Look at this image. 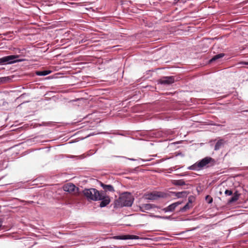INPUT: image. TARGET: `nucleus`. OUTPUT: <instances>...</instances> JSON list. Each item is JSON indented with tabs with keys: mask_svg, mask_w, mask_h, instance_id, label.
Listing matches in <instances>:
<instances>
[{
	"mask_svg": "<svg viewBox=\"0 0 248 248\" xmlns=\"http://www.w3.org/2000/svg\"><path fill=\"white\" fill-rule=\"evenodd\" d=\"M225 194L226 195H231L232 194V190H226L225 191Z\"/></svg>",
	"mask_w": 248,
	"mask_h": 248,
	"instance_id": "nucleus-20",
	"label": "nucleus"
},
{
	"mask_svg": "<svg viewBox=\"0 0 248 248\" xmlns=\"http://www.w3.org/2000/svg\"><path fill=\"white\" fill-rule=\"evenodd\" d=\"M18 55H9L0 58V64H11L19 61L16 59L18 58Z\"/></svg>",
	"mask_w": 248,
	"mask_h": 248,
	"instance_id": "nucleus-4",
	"label": "nucleus"
},
{
	"mask_svg": "<svg viewBox=\"0 0 248 248\" xmlns=\"http://www.w3.org/2000/svg\"><path fill=\"white\" fill-rule=\"evenodd\" d=\"M51 71L49 70H45L42 71H37L36 74L38 76H46L49 74Z\"/></svg>",
	"mask_w": 248,
	"mask_h": 248,
	"instance_id": "nucleus-16",
	"label": "nucleus"
},
{
	"mask_svg": "<svg viewBox=\"0 0 248 248\" xmlns=\"http://www.w3.org/2000/svg\"><path fill=\"white\" fill-rule=\"evenodd\" d=\"M154 217H157V218H162L161 217L159 216H154Z\"/></svg>",
	"mask_w": 248,
	"mask_h": 248,
	"instance_id": "nucleus-23",
	"label": "nucleus"
},
{
	"mask_svg": "<svg viewBox=\"0 0 248 248\" xmlns=\"http://www.w3.org/2000/svg\"><path fill=\"white\" fill-rule=\"evenodd\" d=\"M239 194L235 192L233 195L232 197L228 200V203H231L236 202L239 198Z\"/></svg>",
	"mask_w": 248,
	"mask_h": 248,
	"instance_id": "nucleus-14",
	"label": "nucleus"
},
{
	"mask_svg": "<svg viewBox=\"0 0 248 248\" xmlns=\"http://www.w3.org/2000/svg\"><path fill=\"white\" fill-rule=\"evenodd\" d=\"M224 141L223 140H218L215 146V150H218L223 144Z\"/></svg>",
	"mask_w": 248,
	"mask_h": 248,
	"instance_id": "nucleus-17",
	"label": "nucleus"
},
{
	"mask_svg": "<svg viewBox=\"0 0 248 248\" xmlns=\"http://www.w3.org/2000/svg\"><path fill=\"white\" fill-rule=\"evenodd\" d=\"M187 192L186 191L178 192L175 193V196L178 198H182L186 196Z\"/></svg>",
	"mask_w": 248,
	"mask_h": 248,
	"instance_id": "nucleus-18",
	"label": "nucleus"
},
{
	"mask_svg": "<svg viewBox=\"0 0 248 248\" xmlns=\"http://www.w3.org/2000/svg\"><path fill=\"white\" fill-rule=\"evenodd\" d=\"M101 192L95 188L85 189L83 191L84 195L88 200L93 201L100 200L101 197L99 195Z\"/></svg>",
	"mask_w": 248,
	"mask_h": 248,
	"instance_id": "nucleus-1",
	"label": "nucleus"
},
{
	"mask_svg": "<svg viewBox=\"0 0 248 248\" xmlns=\"http://www.w3.org/2000/svg\"><path fill=\"white\" fill-rule=\"evenodd\" d=\"M224 56V53H220V54H217L215 56H214L210 60V62H213L214 61H216L218 59H220V58H222Z\"/></svg>",
	"mask_w": 248,
	"mask_h": 248,
	"instance_id": "nucleus-15",
	"label": "nucleus"
},
{
	"mask_svg": "<svg viewBox=\"0 0 248 248\" xmlns=\"http://www.w3.org/2000/svg\"><path fill=\"white\" fill-rule=\"evenodd\" d=\"M189 204L188 203H187L186 205H185L182 209V211H186L187 209H189Z\"/></svg>",
	"mask_w": 248,
	"mask_h": 248,
	"instance_id": "nucleus-19",
	"label": "nucleus"
},
{
	"mask_svg": "<svg viewBox=\"0 0 248 248\" xmlns=\"http://www.w3.org/2000/svg\"><path fill=\"white\" fill-rule=\"evenodd\" d=\"M213 160V159L211 157H206L188 167V169L191 170H200L204 167L206 166Z\"/></svg>",
	"mask_w": 248,
	"mask_h": 248,
	"instance_id": "nucleus-3",
	"label": "nucleus"
},
{
	"mask_svg": "<svg viewBox=\"0 0 248 248\" xmlns=\"http://www.w3.org/2000/svg\"><path fill=\"white\" fill-rule=\"evenodd\" d=\"M180 204H181V203L179 202H176L173 203L171 204L168 206V207L163 208L162 209V210L163 211H164L165 212H172L173 211H174L175 210L176 207Z\"/></svg>",
	"mask_w": 248,
	"mask_h": 248,
	"instance_id": "nucleus-11",
	"label": "nucleus"
},
{
	"mask_svg": "<svg viewBox=\"0 0 248 248\" xmlns=\"http://www.w3.org/2000/svg\"><path fill=\"white\" fill-rule=\"evenodd\" d=\"M134 198L127 192L122 194L119 198L118 202L121 206H131L133 202Z\"/></svg>",
	"mask_w": 248,
	"mask_h": 248,
	"instance_id": "nucleus-2",
	"label": "nucleus"
},
{
	"mask_svg": "<svg viewBox=\"0 0 248 248\" xmlns=\"http://www.w3.org/2000/svg\"><path fill=\"white\" fill-rule=\"evenodd\" d=\"M100 186L106 191H114V189L112 186L110 185H105L102 182H100Z\"/></svg>",
	"mask_w": 248,
	"mask_h": 248,
	"instance_id": "nucleus-12",
	"label": "nucleus"
},
{
	"mask_svg": "<svg viewBox=\"0 0 248 248\" xmlns=\"http://www.w3.org/2000/svg\"><path fill=\"white\" fill-rule=\"evenodd\" d=\"M114 238L116 239H138L139 237L134 235H119L114 237Z\"/></svg>",
	"mask_w": 248,
	"mask_h": 248,
	"instance_id": "nucleus-10",
	"label": "nucleus"
},
{
	"mask_svg": "<svg viewBox=\"0 0 248 248\" xmlns=\"http://www.w3.org/2000/svg\"><path fill=\"white\" fill-rule=\"evenodd\" d=\"M2 221L1 219L0 218V228L2 227Z\"/></svg>",
	"mask_w": 248,
	"mask_h": 248,
	"instance_id": "nucleus-22",
	"label": "nucleus"
},
{
	"mask_svg": "<svg viewBox=\"0 0 248 248\" xmlns=\"http://www.w3.org/2000/svg\"><path fill=\"white\" fill-rule=\"evenodd\" d=\"M176 79L175 77L173 76L165 77L158 81V82L161 84L170 85L174 83Z\"/></svg>",
	"mask_w": 248,
	"mask_h": 248,
	"instance_id": "nucleus-8",
	"label": "nucleus"
},
{
	"mask_svg": "<svg viewBox=\"0 0 248 248\" xmlns=\"http://www.w3.org/2000/svg\"><path fill=\"white\" fill-rule=\"evenodd\" d=\"M100 199L99 201H101L100 203V207H104L108 205L110 202V199L109 196H107L103 191H102L101 194L99 195Z\"/></svg>",
	"mask_w": 248,
	"mask_h": 248,
	"instance_id": "nucleus-7",
	"label": "nucleus"
},
{
	"mask_svg": "<svg viewBox=\"0 0 248 248\" xmlns=\"http://www.w3.org/2000/svg\"><path fill=\"white\" fill-rule=\"evenodd\" d=\"M172 184L175 186H182L186 185L183 180H173L172 181Z\"/></svg>",
	"mask_w": 248,
	"mask_h": 248,
	"instance_id": "nucleus-13",
	"label": "nucleus"
},
{
	"mask_svg": "<svg viewBox=\"0 0 248 248\" xmlns=\"http://www.w3.org/2000/svg\"><path fill=\"white\" fill-rule=\"evenodd\" d=\"M162 197V194L159 192H153L146 194L144 195V198L145 199L151 201L156 200L158 198Z\"/></svg>",
	"mask_w": 248,
	"mask_h": 248,
	"instance_id": "nucleus-6",
	"label": "nucleus"
},
{
	"mask_svg": "<svg viewBox=\"0 0 248 248\" xmlns=\"http://www.w3.org/2000/svg\"><path fill=\"white\" fill-rule=\"evenodd\" d=\"M3 81V78H0V83H1Z\"/></svg>",
	"mask_w": 248,
	"mask_h": 248,
	"instance_id": "nucleus-25",
	"label": "nucleus"
},
{
	"mask_svg": "<svg viewBox=\"0 0 248 248\" xmlns=\"http://www.w3.org/2000/svg\"><path fill=\"white\" fill-rule=\"evenodd\" d=\"M243 63L245 65H248V62H243Z\"/></svg>",
	"mask_w": 248,
	"mask_h": 248,
	"instance_id": "nucleus-24",
	"label": "nucleus"
},
{
	"mask_svg": "<svg viewBox=\"0 0 248 248\" xmlns=\"http://www.w3.org/2000/svg\"><path fill=\"white\" fill-rule=\"evenodd\" d=\"M209 198L210 199V200H209V201L208 202V203H211V202H212V201H213V199H212V198H211V197H210V196H206V199H207V198Z\"/></svg>",
	"mask_w": 248,
	"mask_h": 248,
	"instance_id": "nucleus-21",
	"label": "nucleus"
},
{
	"mask_svg": "<svg viewBox=\"0 0 248 248\" xmlns=\"http://www.w3.org/2000/svg\"><path fill=\"white\" fill-rule=\"evenodd\" d=\"M63 188L65 191L68 192L73 194L76 195L78 192V188L73 184H67L63 186Z\"/></svg>",
	"mask_w": 248,
	"mask_h": 248,
	"instance_id": "nucleus-5",
	"label": "nucleus"
},
{
	"mask_svg": "<svg viewBox=\"0 0 248 248\" xmlns=\"http://www.w3.org/2000/svg\"><path fill=\"white\" fill-rule=\"evenodd\" d=\"M140 210L143 212H145L147 210H149L152 208L159 207L154 204L146 203L142 204L139 206Z\"/></svg>",
	"mask_w": 248,
	"mask_h": 248,
	"instance_id": "nucleus-9",
	"label": "nucleus"
}]
</instances>
